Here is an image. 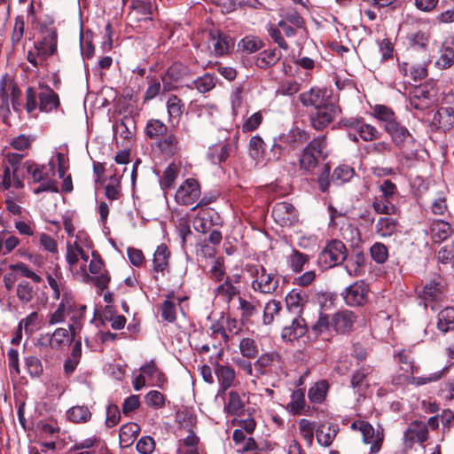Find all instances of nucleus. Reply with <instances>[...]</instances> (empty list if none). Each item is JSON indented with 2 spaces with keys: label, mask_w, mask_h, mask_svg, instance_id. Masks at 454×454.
Masks as SVG:
<instances>
[{
  "label": "nucleus",
  "mask_w": 454,
  "mask_h": 454,
  "mask_svg": "<svg viewBox=\"0 0 454 454\" xmlns=\"http://www.w3.org/2000/svg\"><path fill=\"white\" fill-rule=\"evenodd\" d=\"M310 138L309 133L298 127L291 129L288 132L276 137L270 147L269 160H279L282 156L289 154Z\"/></svg>",
  "instance_id": "f257e3e1"
},
{
  "label": "nucleus",
  "mask_w": 454,
  "mask_h": 454,
  "mask_svg": "<svg viewBox=\"0 0 454 454\" xmlns=\"http://www.w3.org/2000/svg\"><path fill=\"white\" fill-rule=\"evenodd\" d=\"M245 270L253 278L251 288L262 294H273L279 286V278L274 272H269L262 264L247 263Z\"/></svg>",
  "instance_id": "f03ea898"
},
{
  "label": "nucleus",
  "mask_w": 454,
  "mask_h": 454,
  "mask_svg": "<svg viewBox=\"0 0 454 454\" xmlns=\"http://www.w3.org/2000/svg\"><path fill=\"white\" fill-rule=\"evenodd\" d=\"M26 110L32 113L37 107L42 112H51L59 106V98L58 94L50 87L46 86L36 92L35 89L28 87L26 90Z\"/></svg>",
  "instance_id": "7ed1b4c3"
},
{
  "label": "nucleus",
  "mask_w": 454,
  "mask_h": 454,
  "mask_svg": "<svg viewBox=\"0 0 454 454\" xmlns=\"http://www.w3.org/2000/svg\"><path fill=\"white\" fill-rule=\"evenodd\" d=\"M348 256L345 244L339 239H333L325 245L317 257L321 268L330 269L341 264Z\"/></svg>",
  "instance_id": "20e7f679"
},
{
  "label": "nucleus",
  "mask_w": 454,
  "mask_h": 454,
  "mask_svg": "<svg viewBox=\"0 0 454 454\" xmlns=\"http://www.w3.org/2000/svg\"><path fill=\"white\" fill-rule=\"evenodd\" d=\"M41 39L35 43L36 55L42 60H46L57 51L58 34L54 27H48L43 24L40 26Z\"/></svg>",
  "instance_id": "39448f33"
},
{
  "label": "nucleus",
  "mask_w": 454,
  "mask_h": 454,
  "mask_svg": "<svg viewBox=\"0 0 454 454\" xmlns=\"http://www.w3.org/2000/svg\"><path fill=\"white\" fill-rule=\"evenodd\" d=\"M20 94V90L13 81L6 78L0 81V114L3 116L5 117L10 114L9 95L11 96L12 108L14 111H19Z\"/></svg>",
  "instance_id": "423d86ee"
},
{
  "label": "nucleus",
  "mask_w": 454,
  "mask_h": 454,
  "mask_svg": "<svg viewBox=\"0 0 454 454\" xmlns=\"http://www.w3.org/2000/svg\"><path fill=\"white\" fill-rule=\"evenodd\" d=\"M339 125L346 129H353L365 142L376 140L380 137V131L374 126L366 123L362 117L342 118L339 121Z\"/></svg>",
  "instance_id": "0eeeda50"
},
{
  "label": "nucleus",
  "mask_w": 454,
  "mask_h": 454,
  "mask_svg": "<svg viewBox=\"0 0 454 454\" xmlns=\"http://www.w3.org/2000/svg\"><path fill=\"white\" fill-rule=\"evenodd\" d=\"M340 113V106L330 99L324 105L317 107L311 114V125L317 130H321L327 127Z\"/></svg>",
  "instance_id": "6e6552de"
},
{
  "label": "nucleus",
  "mask_w": 454,
  "mask_h": 454,
  "mask_svg": "<svg viewBox=\"0 0 454 454\" xmlns=\"http://www.w3.org/2000/svg\"><path fill=\"white\" fill-rule=\"evenodd\" d=\"M390 137L393 143L403 153L412 152L415 139L410 131L398 121L385 130Z\"/></svg>",
  "instance_id": "1a4fd4ad"
},
{
  "label": "nucleus",
  "mask_w": 454,
  "mask_h": 454,
  "mask_svg": "<svg viewBox=\"0 0 454 454\" xmlns=\"http://www.w3.org/2000/svg\"><path fill=\"white\" fill-rule=\"evenodd\" d=\"M200 197V186L194 178L186 179L176 190L175 200L177 204L184 206H192L198 201Z\"/></svg>",
  "instance_id": "9d476101"
},
{
  "label": "nucleus",
  "mask_w": 454,
  "mask_h": 454,
  "mask_svg": "<svg viewBox=\"0 0 454 454\" xmlns=\"http://www.w3.org/2000/svg\"><path fill=\"white\" fill-rule=\"evenodd\" d=\"M271 215L274 221L283 227H290L298 222L296 208L286 201L276 203L272 207Z\"/></svg>",
  "instance_id": "9b49d317"
},
{
  "label": "nucleus",
  "mask_w": 454,
  "mask_h": 454,
  "mask_svg": "<svg viewBox=\"0 0 454 454\" xmlns=\"http://www.w3.org/2000/svg\"><path fill=\"white\" fill-rule=\"evenodd\" d=\"M170 251L165 244L157 247L153 258V267L151 274L153 278L157 282L160 278L164 277L169 270Z\"/></svg>",
  "instance_id": "f8f14e48"
},
{
  "label": "nucleus",
  "mask_w": 454,
  "mask_h": 454,
  "mask_svg": "<svg viewBox=\"0 0 454 454\" xmlns=\"http://www.w3.org/2000/svg\"><path fill=\"white\" fill-rule=\"evenodd\" d=\"M369 288L364 281H356L345 289L344 301L348 306H363L368 301Z\"/></svg>",
  "instance_id": "ddd939ff"
},
{
  "label": "nucleus",
  "mask_w": 454,
  "mask_h": 454,
  "mask_svg": "<svg viewBox=\"0 0 454 454\" xmlns=\"http://www.w3.org/2000/svg\"><path fill=\"white\" fill-rule=\"evenodd\" d=\"M404 443L412 447L415 442L423 444L428 439L427 425L422 421H412L404 432Z\"/></svg>",
  "instance_id": "4468645a"
},
{
  "label": "nucleus",
  "mask_w": 454,
  "mask_h": 454,
  "mask_svg": "<svg viewBox=\"0 0 454 454\" xmlns=\"http://www.w3.org/2000/svg\"><path fill=\"white\" fill-rule=\"evenodd\" d=\"M156 148L164 157H173L181 151L180 139L175 132L170 130L157 140Z\"/></svg>",
  "instance_id": "2eb2a0df"
},
{
  "label": "nucleus",
  "mask_w": 454,
  "mask_h": 454,
  "mask_svg": "<svg viewBox=\"0 0 454 454\" xmlns=\"http://www.w3.org/2000/svg\"><path fill=\"white\" fill-rule=\"evenodd\" d=\"M331 319V327L337 333H345L352 330L356 317L350 310H340L334 313Z\"/></svg>",
  "instance_id": "dca6fc26"
},
{
  "label": "nucleus",
  "mask_w": 454,
  "mask_h": 454,
  "mask_svg": "<svg viewBox=\"0 0 454 454\" xmlns=\"http://www.w3.org/2000/svg\"><path fill=\"white\" fill-rule=\"evenodd\" d=\"M219 219V215L214 209L203 208L198 212L192 223L197 231L206 233L212 226L218 224L217 220Z\"/></svg>",
  "instance_id": "f3484780"
},
{
  "label": "nucleus",
  "mask_w": 454,
  "mask_h": 454,
  "mask_svg": "<svg viewBox=\"0 0 454 454\" xmlns=\"http://www.w3.org/2000/svg\"><path fill=\"white\" fill-rule=\"evenodd\" d=\"M435 93L432 89L427 86H420L416 88L411 98L410 103L412 107L418 110H424L433 103Z\"/></svg>",
  "instance_id": "a211bd4d"
},
{
  "label": "nucleus",
  "mask_w": 454,
  "mask_h": 454,
  "mask_svg": "<svg viewBox=\"0 0 454 454\" xmlns=\"http://www.w3.org/2000/svg\"><path fill=\"white\" fill-rule=\"evenodd\" d=\"M281 359L280 355L277 351H271L262 354L254 362V377L260 378L262 375H267L271 367L276 364L279 363Z\"/></svg>",
  "instance_id": "6ab92c4d"
},
{
  "label": "nucleus",
  "mask_w": 454,
  "mask_h": 454,
  "mask_svg": "<svg viewBox=\"0 0 454 454\" xmlns=\"http://www.w3.org/2000/svg\"><path fill=\"white\" fill-rule=\"evenodd\" d=\"M400 223L391 215L380 217L375 223V233L380 238H389L400 232Z\"/></svg>",
  "instance_id": "aec40b11"
},
{
  "label": "nucleus",
  "mask_w": 454,
  "mask_h": 454,
  "mask_svg": "<svg viewBox=\"0 0 454 454\" xmlns=\"http://www.w3.org/2000/svg\"><path fill=\"white\" fill-rule=\"evenodd\" d=\"M215 374L220 386L219 394L224 393L234 385L236 373L231 365L216 364L215 365Z\"/></svg>",
  "instance_id": "412c9836"
},
{
  "label": "nucleus",
  "mask_w": 454,
  "mask_h": 454,
  "mask_svg": "<svg viewBox=\"0 0 454 454\" xmlns=\"http://www.w3.org/2000/svg\"><path fill=\"white\" fill-rule=\"evenodd\" d=\"M326 94V90L314 87L300 94L299 98L304 106H314L316 109L331 99Z\"/></svg>",
  "instance_id": "4be33fe9"
},
{
  "label": "nucleus",
  "mask_w": 454,
  "mask_h": 454,
  "mask_svg": "<svg viewBox=\"0 0 454 454\" xmlns=\"http://www.w3.org/2000/svg\"><path fill=\"white\" fill-rule=\"evenodd\" d=\"M419 296L424 301L425 308L430 305L431 309H434V305H431V303L441 302L443 300L442 286L435 282L427 284L423 287Z\"/></svg>",
  "instance_id": "5701e85b"
},
{
  "label": "nucleus",
  "mask_w": 454,
  "mask_h": 454,
  "mask_svg": "<svg viewBox=\"0 0 454 454\" xmlns=\"http://www.w3.org/2000/svg\"><path fill=\"white\" fill-rule=\"evenodd\" d=\"M306 332L307 326L305 320L301 317V315H296L293 318L292 324L283 328L281 337L285 340L292 341L303 336Z\"/></svg>",
  "instance_id": "b1692460"
},
{
  "label": "nucleus",
  "mask_w": 454,
  "mask_h": 454,
  "mask_svg": "<svg viewBox=\"0 0 454 454\" xmlns=\"http://www.w3.org/2000/svg\"><path fill=\"white\" fill-rule=\"evenodd\" d=\"M209 36L216 56L228 53L234 45L232 38L219 30L210 31Z\"/></svg>",
  "instance_id": "393cba45"
},
{
  "label": "nucleus",
  "mask_w": 454,
  "mask_h": 454,
  "mask_svg": "<svg viewBox=\"0 0 454 454\" xmlns=\"http://www.w3.org/2000/svg\"><path fill=\"white\" fill-rule=\"evenodd\" d=\"M454 230L450 223L443 220H434L430 224V234L432 240L435 243L445 241L451 237Z\"/></svg>",
  "instance_id": "a878e982"
},
{
  "label": "nucleus",
  "mask_w": 454,
  "mask_h": 454,
  "mask_svg": "<svg viewBox=\"0 0 454 454\" xmlns=\"http://www.w3.org/2000/svg\"><path fill=\"white\" fill-rule=\"evenodd\" d=\"M249 155L257 162L270 161L271 155L266 152V144L260 136H253L249 140Z\"/></svg>",
  "instance_id": "bb28decb"
},
{
  "label": "nucleus",
  "mask_w": 454,
  "mask_h": 454,
  "mask_svg": "<svg viewBox=\"0 0 454 454\" xmlns=\"http://www.w3.org/2000/svg\"><path fill=\"white\" fill-rule=\"evenodd\" d=\"M236 150V145L226 143L224 145H215L210 147L208 158L213 164L220 165L226 161L231 153Z\"/></svg>",
  "instance_id": "cd10ccee"
},
{
  "label": "nucleus",
  "mask_w": 454,
  "mask_h": 454,
  "mask_svg": "<svg viewBox=\"0 0 454 454\" xmlns=\"http://www.w3.org/2000/svg\"><path fill=\"white\" fill-rule=\"evenodd\" d=\"M72 311V305L69 301V294L64 293L61 301L59 303L56 310L49 315V325H54L63 323L66 320V314Z\"/></svg>",
  "instance_id": "c85d7f7f"
},
{
  "label": "nucleus",
  "mask_w": 454,
  "mask_h": 454,
  "mask_svg": "<svg viewBox=\"0 0 454 454\" xmlns=\"http://www.w3.org/2000/svg\"><path fill=\"white\" fill-rule=\"evenodd\" d=\"M432 123L442 130L450 129L454 126V110L451 107H441L434 114Z\"/></svg>",
  "instance_id": "c756f323"
},
{
  "label": "nucleus",
  "mask_w": 454,
  "mask_h": 454,
  "mask_svg": "<svg viewBox=\"0 0 454 454\" xmlns=\"http://www.w3.org/2000/svg\"><path fill=\"white\" fill-rule=\"evenodd\" d=\"M145 134L151 140H158L169 131L168 125L160 119H149L145 127Z\"/></svg>",
  "instance_id": "7c9ffc66"
},
{
  "label": "nucleus",
  "mask_w": 454,
  "mask_h": 454,
  "mask_svg": "<svg viewBox=\"0 0 454 454\" xmlns=\"http://www.w3.org/2000/svg\"><path fill=\"white\" fill-rule=\"evenodd\" d=\"M308 301V295L303 291L293 289L286 296V304L289 310L301 315L303 306Z\"/></svg>",
  "instance_id": "2f4dec72"
},
{
  "label": "nucleus",
  "mask_w": 454,
  "mask_h": 454,
  "mask_svg": "<svg viewBox=\"0 0 454 454\" xmlns=\"http://www.w3.org/2000/svg\"><path fill=\"white\" fill-rule=\"evenodd\" d=\"M309 262V255L295 248H293L291 253L286 256L287 266L294 273L301 272Z\"/></svg>",
  "instance_id": "473e14b6"
},
{
  "label": "nucleus",
  "mask_w": 454,
  "mask_h": 454,
  "mask_svg": "<svg viewBox=\"0 0 454 454\" xmlns=\"http://www.w3.org/2000/svg\"><path fill=\"white\" fill-rule=\"evenodd\" d=\"M281 57V51L277 49L265 50L255 58L254 65L261 69H267L276 65Z\"/></svg>",
  "instance_id": "72a5a7b5"
},
{
  "label": "nucleus",
  "mask_w": 454,
  "mask_h": 454,
  "mask_svg": "<svg viewBox=\"0 0 454 454\" xmlns=\"http://www.w3.org/2000/svg\"><path fill=\"white\" fill-rule=\"evenodd\" d=\"M361 434L363 435L364 442L371 444V454L378 453L381 448L382 437H380L379 434H375L373 427L370 423L366 422L364 427H362Z\"/></svg>",
  "instance_id": "f704fd0d"
},
{
  "label": "nucleus",
  "mask_w": 454,
  "mask_h": 454,
  "mask_svg": "<svg viewBox=\"0 0 454 454\" xmlns=\"http://www.w3.org/2000/svg\"><path fill=\"white\" fill-rule=\"evenodd\" d=\"M215 294L229 304L235 296L239 294V289L233 285L230 277H226L224 281L215 288Z\"/></svg>",
  "instance_id": "c9c22d12"
},
{
  "label": "nucleus",
  "mask_w": 454,
  "mask_h": 454,
  "mask_svg": "<svg viewBox=\"0 0 454 454\" xmlns=\"http://www.w3.org/2000/svg\"><path fill=\"white\" fill-rule=\"evenodd\" d=\"M339 431L337 425H320L316 430L317 442L325 447L332 444Z\"/></svg>",
  "instance_id": "e433bc0d"
},
{
  "label": "nucleus",
  "mask_w": 454,
  "mask_h": 454,
  "mask_svg": "<svg viewBox=\"0 0 454 454\" xmlns=\"http://www.w3.org/2000/svg\"><path fill=\"white\" fill-rule=\"evenodd\" d=\"M74 338L68 329L59 327L50 336L48 346L53 349H59L64 345L71 343Z\"/></svg>",
  "instance_id": "4c0bfd02"
},
{
  "label": "nucleus",
  "mask_w": 454,
  "mask_h": 454,
  "mask_svg": "<svg viewBox=\"0 0 454 454\" xmlns=\"http://www.w3.org/2000/svg\"><path fill=\"white\" fill-rule=\"evenodd\" d=\"M437 329L443 333L454 330V308L446 307L438 313Z\"/></svg>",
  "instance_id": "58836bf2"
},
{
  "label": "nucleus",
  "mask_w": 454,
  "mask_h": 454,
  "mask_svg": "<svg viewBox=\"0 0 454 454\" xmlns=\"http://www.w3.org/2000/svg\"><path fill=\"white\" fill-rule=\"evenodd\" d=\"M140 427L137 423H127L120 429V443L122 447H129L134 439L139 434Z\"/></svg>",
  "instance_id": "ea45409f"
},
{
  "label": "nucleus",
  "mask_w": 454,
  "mask_h": 454,
  "mask_svg": "<svg viewBox=\"0 0 454 454\" xmlns=\"http://www.w3.org/2000/svg\"><path fill=\"white\" fill-rule=\"evenodd\" d=\"M373 116L380 121L385 122L384 129L386 130V127H390L395 122H397L396 115L395 112L387 106L384 105H376L372 108Z\"/></svg>",
  "instance_id": "a19ab883"
},
{
  "label": "nucleus",
  "mask_w": 454,
  "mask_h": 454,
  "mask_svg": "<svg viewBox=\"0 0 454 454\" xmlns=\"http://www.w3.org/2000/svg\"><path fill=\"white\" fill-rule=\"evenodd\" d=\"M168 120H179L185 109L183 100L176 95H170L166 103Z\"/></svg>",
  "instance_id": "79ce46f5"
},
{
  "label": "nucleus",
  "mask_w": 454,
  "mask_h": 454,
  "mask_svg": "<svg viewBox=\"0 0 454 454\" xmlns=\"http://www.w3.org/2000/svg\"><path fill=\"white\" fill-rule=\"evenodd\" d=\"M372 372L371 368L362 367L359 370L356 371L351 377V386L359 394H363L364 390L368 387L369 384L366 380V377Z\"/></svg>",
  "instance_id": "37998d69"
},
{
  "label": "nucleus",
  "mask_w": 454,
  "mask_h": 454,
  "mask_svg": "<svg viewBox=\"0 0 454 454\" xmlns=\"http://www.w3.org/2000/svg\"><path fill=\"white\" fill-rule=\"evenodd\" d=\"M375 213L385 215H391L396 213L397 207L394 200L381 196L376 197L372 204Z\"/></svg>",
  "instance_id": "c03bdc74"
},
{
  "label": "nucleus",
  "mask_w": 454,
  "mask_h": 454,
  "mask_svg": "<svg viewBox=\"0 0 454 454\" xmlns=\"http://www.w3.org/2000/svg\"><path fill=\"white\" fill-rule=\"evenodd\" d=\"M329 388V384L323 380L315 383L308 393L309 399L311 403H321L325 401Z\"/></svg>",
  "instance_id": "a18cd8bd"
},
{
  "label": "nucleus",
  "mask_w": 454,
  "mask_h": 454,
  "mask_svg": "<svg viewBox=\"0 0 454 454\" xmlns=\"http://www.w3.org/2000/svg\"><path fill=\"white\" fill-rule=\"evenodd\" d=\"M180 173V167L170 163L163 172L160 178V186L163 190H169L174 187L176 178Z\"/></svg>",
  "instance_id": "49530a36"
},
{
  "label": "nucleus",
  "mask_w": 454,
  "mask_h": 454,
  "mask_svg": "<svg viewBox=\"0 0 454 454\" xmlns=\"http://www.w3.org/2000/svg\"><path fill=\"white\" fill-rule=\"evenodd\" d=\"M41 320L42 316L37 311H34L23 318L18 325L19 328H24L27 335L31 336L40 328Z\"/></svg>",
  "instance_id": "de8ad7c7"
},
{
  "label": "nucleus",
  "mask_w": 454,
  "mask_h": 454,
  "mask_svg": "<svg viewBox=\"0 0 454 454\" xmlns=\"http://www.w3.org/2000/svg\"><path fill=\"white\" fill-rule=\"evenodd\" d=\"M282 309L281 302L275 299H271L264 305L262 314V324L265 325H271L274 321L275 316L279 315Z\"/></svg>",
  "instance_id": "09e8293b"
},
{
  "label": "nucleus",
  "mask_w": 454,
  "mask_h": 454,
  "mask_svg": "<svg viewBox=\"0 0 454 454\" xmlns=\"http://www.w3.org/2000/svg\"><path fill=\"white\" fill-rule=\"evenodd\" d=\"M67 419L74 423H85L91 418V412L85 405H77L67 411Z\"/></svg>",
  "instance_id": "8fccbe9b"
},
{
  "label": "nucleus",
  "mask_w": 454,
  "mask_h": 454,
  "mask_svg": "<svg viewBox=\"0 0 454 454\" xmlns=\"http://www.w3.org/2000/svg\"><path fill=\"white\" fill-rule=\"evenodd\" d=\"M244 407L245 405L239 394L236 391H231L228 403L224 406L225 411L231 416H239L243 412Z\"/></svg>",
  "instance_id": "3c124183"
},
{
  "label": "nucleus",
  "mask_w": 454,
  "mask_h": 454,
  "mask_svg": "<svg viewBox=\"0 0 454 454\" xmlns=\"http://www.w3.org/2000/svg\"><path fill=\"white\" fill-rule=\"evenodd\" d=\"M215 86V77L214 74L208 73L194 80L192 85H187L189 89L196 88L200 93L208 92Z\"/></svg>",
  "instance_id": "603ef678"
},
{
  "label": "nucleus",
  "mask_w": 454,
  "mask_h": 454,
  "mask_svg": "<svg viewBox=\"0 0 454 454\" xmlns=\"http://www.w3.org/2000/svg\"><path fill=\"white\" fill-rule=\"evenodd\" d=\"M454 64V49L448 45L442 44L440 50L439 58L435 61V65L442 68L446 69Z\"/></svg>",
  "instance_id": "864d4df0"
},
{
  "label": "nucleus",
  "mask_w": 454,
  "mask_h": 454,
  "mask_svg": "<svg viewBox=\"0 0 454 454\" xmlns=\"http://www.w3.org/2000/svg\"><path fill=\"white\" fill-rule=\"evenodd\" d=\"M319 158L304 148L299 160L300 168L305 172H312L317 168Z\"/></svg>",
  "instance_id": "5fc2aeb1"
},
{
  "label": "nucleus",
  "mask_w": 454,
  "mask_h": 454,
  "mask_svg": "<svg viewBox=\"0 0 454 454\" xmlns=\"http://www.w3.org/2000/svg\"><path fill=\"white\" fill-rule=\"evenodd\" d=\"M397 363L401 364V369L407 374H414L418 368L414 364V359L410 351L403 350L395 356Z\"/></svg>",
  "instance_id": "6e6d98bb"
},
{
  "label": "nucleus",
  "mask_w": 454,
  "mask_h": 454,
  "mask_svg": "<svg viewBox=\"0 0 454 454\" xmlns=\"http://www.w3.org/2000/svg\"><path fill=\"white\" fill-rule=\"evenodd\" d=\"M24 365L32 378H39L43 372V366L36 356H27L24 358Z\"/></svg>",
  "instance_id": "4d7b16f0"
},
{
  "label": "nucleus",
  "mask_w": 454,
  "mask_h": 454,
  "mask_svg": "<svg viewBox=\"0 0 454 454\" xmlns=\"http://www.w3.org/2000/svg\"><path fill=\"white\" fill-rule=\"evenodd\" d=\"M24 167L26 168L27 173L32 176L35 183L43 182L48 176L44 165H38L32 160H27L24 163Z\"/></svg>",
  "instance_id": "13d9d810"
},
{
  "label": "nucleus",
  "mask_w": 454,
  "mask_h": 454,
  "mask_svg": "<svg viewBox=\"0 0 454 454\" xmlns=\"http://www.w3.org/2000/svg\"><path fill=\"white\" fill-rule=\"evenodd\" d=\"M141 373L148 376L156 381V385L160 387L166 381L164 374L158 369L155 363L151 361L140 368Z\"/></svg>",
  "instance_id": "bf43d9fd"
},
{
  "label": "nucleus",
  "mask_w": 454,
  "mask_h": 454,
  "mask_svg": "<svg viewBox=\"0 0 454 454\" xmlns=\"http://www.w3.org/2000/svg\"><path fill=\"white\" fill-rule=\"evenodd\" d=\"M354 175V169L347 165L337 167L333 175L332 182L337 185L342 184L349 181Z\"/></svg>",
  "instance_id": "052dcab7"
},
{
  "label": "nucleus",
  "mask_w": 454,
  "mask_h": 454,
  "mask_svg": "<svg viewBox=\"0 0 454 454\" xmlns=\"http://www.w3.org/2000/svg\"><path fill=\"white\" fill-rule=\"evenodd\" d=\"M239 351L244 357L252 359L259 353L257 343L251 338H243L239 342Z\"/></svg>",
  "instance_id": "680f3d73"
},
{
  "label": "nucleus",
  "mask_w": 454,
  "mask_h": 454,
  "mask_svg": "<svg viewBox=\"0 0 454 454\" xmlns=\"http://www.w3.org/2000/svg\"><path fill=\"white\" fill-rule=\"evenodd\" d=\"M9 269L13 272H19L20 276L31 279L35 283H41L43 278L35 271H33L27 264L20 262L15 264L9 265Z\"/></svg>",
  "instance_id": "e2e57ef3"
},
{
  "label": "nucleus",
  "mask_w": 454,
  "mask_h": 454,
  "mask_svg": "<svg viewBox=\"0 0 454 454\" xmlns=\"http://www.w3.org/2000/svg\"><path fill=\"white\" fill-rule=\"evenodd\" d=\"M174 292L168 295V299L165 300L161 304V317L164 320L173 323L176 319V304L172 298H174Z\"/></svg>",
  "instance_id": "0e129e2a"
},
{
  "label": "nucleus",
  "mask_w": 454,
  "mask_h": 454,
  "mask_svg": "<svg viewBox=\"0 0 454 454\" xmlns=\"http://www.w3.org/2000/svg\"><path fill=\"white\" fill-rule=\"evenodd\" d=\"M263 47L262 41L254 35L245 36L239 43V48H240L243 51L247 53H254L257 51L261 50Z\"/></svg>",
  "instance_id": "69168bd1"
},
{
  "label": "nucleus",
  "mask_w": 454,
  "mask_h": 454,
  "mask_svg": "<svg viewBox=\"0 0 454 454\" xmlns=\"http://www.w3.org/2000/svg\"><path fill=\"white\" fill-rule=\"evenodd\" d=\"M305 406V395L302 389H296L291 395L288 408L294 414H301Z\"/></svg>",
  "instance_id": "338daca9"
},
{
  "label": "nucleus",
  "mask_w": 454,
  "mask_h": 454,
  "mask_svg": "<svg viewBox=\"0 0 454 454\" xmlns=\"http://www.w3.org/2000/svg\"><path fill=\"white\" fill-rule=\"evenodd\" d=\"M437 260L442 264H450L454 267V239L439 249Z\"/></svg>",
  "instance_id": "774afa93"
}]
</instances>
